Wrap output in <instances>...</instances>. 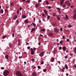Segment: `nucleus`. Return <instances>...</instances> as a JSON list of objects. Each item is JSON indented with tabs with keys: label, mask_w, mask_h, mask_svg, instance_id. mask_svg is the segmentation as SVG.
<instances>
[{
	"label": "nucleus",
	"mask_w": 76,
	"mask_h": 76,
	"mask_svg": "<svg viewBox=\"0 0 76 76\" xmlns=\"http://www.w3.org/2000/svg\"><path fill=\"white\" fill-rule=\"evenodd\" d=\"M16 75L17 76H22L23 75V74L21 73V72L19 71L16 72Z\"/></svg>",
	"instance_id": "1"
},
{
	"label": "nucleus",
	"mask_w": 76,
	"mask_h": 76,
	"mask_svg": "<svg viewBox=\"0 0 76 76\" xmlns=\"http://www.w3.org/2000/svg\"><path fill=\"white\" fill-rule=\"evenodd\" d=\"M4 76H7L9 74V71L7 70H6L4 71Z\"/></svg>",
	"instance_id": "2"
},
{
	"label": "nucleus",
	"mask_w": 76,
	"mask_h": 76,
	"mask_svg": "<svg viewBox=\"0 0 76 76\" xmlns=\"http://www.w3.org/2000/svg\"><path fill=\"white\" fill-rule=\"evenodd\" d=\"M44 51H42L39 54V56L40 57H43V56H44Z\"/></svg>",
	"instance_id": "3"
},
{
	"label": "nucleus",
	"mask_w": 76,
	"mask_h": 76,
	"mask_svg": "<svg viewBox=\"0 0 76 76\" xmlns=\"http://www.w3.org/2000/svg\"><path fill=\"white\" fill-rule=\"evenodd\" d=\"M30 50L31 52V55H34V51L33 50V48H31Z\"/></svg>",
	"instance_id": "4"
},
{
	"label": "nucleus",
	"mask_w": 76,
	"mask_h": 76,
	"mask_svg": "<svg viewBox=\"0 0 76 76\" xmlns=\"http://www.w3.org/2000/svg\"><path fill=\"white\" fill-rule=\"evenodd\" d=\"M54 31L55 32H56V33H58V30L57 28H54Z\"/></svg>",
	"instance_id": "5"
},
{
	"label": "nucleus",
	"mask_w": 76,
	"mask_h": 76,
	"mask_svg": "<svg viewBox=\"0 0 76 76\" xmlns=\"http://www.w3.org/2000/svg\"><path fill=\"white\" fill-rule=\"evenodd\" d=\"M32 75L33 76H37V73L35 72H33L32 73Z\"/></svg>",
	"instance_id": "6"
},
{
	"label": "nucleus",
	"mask_w": 76,
	"mask_h": 76,
	"mask_svg": "<svg viewBox=\"0 0 76 76\" xmlns=\"http://www.w3.org/2000/svg\"><path fill=\"white\" fill-rule=\"evenodd\" d=\"M64 0H61V2H60V4L61 5H62L63 4V3H64Z\"/></svg>",
	"instance_id": "7"
},
{
	"label": "nucleus",
	"mask_w": 76,
	"mask_h": 76,
	"mask_svg": "<svg viewBox=\"0 0 76 76\" xmlns=\"http://www.w3.org/2000/svg\"><path fill=\"white\" fill-rule=\"evenodd\" d=\"M18 46H20V39H18Z\"/></svg>",
	"instance_id": "8"
},
{
	"label": "nucleus",
	"mask_w": 76,
	"mask_h": 76,
	"mask_svg": "<svg viewBox=\"0 0 76 76\" xmlns=\"http://www.w3.org/2000/svg\"><path fill=\"white\" fill-rule=\"evenodd\" d=\"M48 34L49 36L50 37H52V36H53V34L52 33H49Z\"/></svg>",
	"instance_id": "9"
},
{
	"label": "nucleus",
	"mask_w": 76,
	"mask_h": 76,
	"mask_svg": "<svg viewBox=\"0 0 76 76\" xmlns=\"http://www.w3.org/2000/svg\"><path fill=\"white\" fill-rule=\"evenodd\" d=\"M50 61L51 62H54V58L53 57L51 59Z\"/></svg>",
	"instance_id": "10"
},
{
	"label": "nucleus",
	"mask_w": 76,
	"mask_h": 76,
	"mask_svg": "<svg viewBox=\"0 0 76 76\" xmlns=\"http://www.w3.org/2000/svg\"><path fill=\"white\" fill-rule=\"evenodd\" d=\"M62 50H63L64 51H65L66 50V48L65 47H63Z\"/></svg>",
	"instance_id": "11"
},
{
	"label": "nucleus",
	"mask_w": 76,
	"mask_h": 76,
	"mask_svg": "<svg viewBox=\"0 0 76 76\" xmlns=\"http://www.w3.org/2000/svg\"><path fill=\"white\" fill-rule=\"evenodd\" d=\"M5 57L6 59L7 60V59H8V58H9V56H8V55H6L5 56Z\"/></svg>",
	"instance_id": "12"
},
{
	"label": "nucleus",
	"mask_w": 76,
	"mask_h": 76,
	"mask_svg": "<svg viewBox=\"0 0 76 76\" xmlns=\"http://www.w3.org/2000/svg\"><path fill=\"white\" fill-rule=\"evenodd\" d=\"M74 19H76V13H75L74 15Z\"/></svg>",
	"instance_id": "13"
},
{
	"label": "nucleus",
	"mask_w": 76,
	"mask_h": 76,
	"mask_svg": "<svg viewBox=\"0 0 76 76\" xmlns=\"http://www.w3.org/2000/svg\"><path fill=\"white\" fill-rule=\"evenodd\" d=\"M74 53L76 54V47L74 48Z\"/></svg>",
	"instance_id": "14"
},
{
	"label": "nucleus",
	"mask_w": 76,
	"mask_h": 76,
	"mask_svg": "<svg viewBox=\"0 0 76 76\" xmlns=\"http://www.w3.org/2000/svg\"><path fill=\"white\" fill-rule=\"evenodd\" d=\"M67 3V4L68 5V6H70V3H69V1H68Z\"/></svg>",
	"instance_id": "15"
},
{
	"label": "nucleus",
	"mask_w": 76,
	"mask_h": 76,
	"mask_svg": "<svg viewBox=\"0 0 76 76\" xmlns=\"http://www.w3.org/2000/svg\"><path fill=\"white\" fill-rule=\"evenodd\" d=\"M22 17L24 19H25V18H26V16L24 15H23L22 16Z\"/></svg>",
	"instance_id": "16"
},
{
	"label": "nucleus",
	"mask_w": 76,
	"mask_h": 76,
	"mask_svg": "<svg viewBox=\"0 0 76 76\" xmlns=\"http://www.w3.org/2000/svg\"><path fill=\"white\" fill-rule=\"evenodd\" d=\"M25 23L26 24H27L28 23V20H26L25 21Z\"/></svg>",
	"instance_id": "17"
},
{
	"label": "nucleus",
	"mask_w": 76,
	"mask_h": 76,
	"mask_svg": "<svg viewBox=\"0 0 76 76\" xmlns=\"http://www.w3.org/2000/svg\"><path fill=\"white\" fill-rule=\"evenodd\" d=\"M35 6L36 7H39V5L38 4H35Z\"/></svg>",
	"instance_id": "18"
},
{
	"label": "nucleus",
	"mask_w": 76,
	"mask_h": 76,
	"mask_svg": "<svg viewBox=\"0 0 76 76\" xmlns=\"http://www.w3.org/2000/svg\"><path fill=\"white\" fill-rule=\"evenodd\" d=\"M65 67L66 69H68V66H67V65L66 64L65 65Z\"/></svg>",
	"instance_id": "19"
},
{
	"label": "nucleus",
	"mask_w": 76,
	"mask_h": 76,
	"mask_svg": "<svg viewBox=\"0 0 76 76\" xmlns=\"http://www.w3.org/2000/svg\"><path fill=\"white\" fill-rule=\"evenodd\" d=\"M0 12L1 13H3V9H1V10Z\"/></svg>",
	"instance_id": "20"
},
{
	"label": "nucleus",
	"mask_w": 76,
	"mask_h": 76,
	"mask_svg": "<svg viewBox=\"0 0 76 76\" xmlns=\"http://www.w3.org/2000/svg\"><path fill=\"white\" fill-rule=\"evenodd\" d=\"M32 25H33V26L34 27H35V26H36V24L34 23H32Z\"/></svg>",
	"instance_id": "21"
},
{
	"label": "nucleus",
	"mask_w": 76,
	"mask_h": 76,
	"mask_svg": "<svg viewBox=\"0 0 76 76\" xmlns=\"http://www.w3.org/2000/svg\"><path fill=\"white\" fill-rule=\"evenodd\" d=\"M41 31H42V32L45 31V28H43L41 30Z\"/></svg>",
	"instance_id": "22"
},
{
	"label": "nucleus",
	"mask_w": 76,
	"mask_h": 76,
	"mask_svg": "<svg viewBox=\"0 0 76 76\" xmlns=\"http://www.w3.org/2000/svg\"><path fill=\"white\" fill-rule=\"evenodd\" d=\"M31 1L30 0H27L26 1V3H30Z\"/></svg>",
	"instance_id": "23"
},
{
	"label": "nucleus",
	"mask_w": 76,
	"mask_h": 76,
	"mask_svg": "<svg viewBox=\"0 0 76 76\" xmlns=\"http://www.w3.org/2000/svg\"><path fill=\"white\" fill-rule=\"evenodd\" d=\"M17 15H15L14 17V19H17Z\"/></svg>",
	"instance_id": "24"
},
{
	"label": "nucleus",
	"mask_w": 76,
	"mask_h": 76,
	"mask_svg": "<svg viewBox=\"0 0 76 76\" xmlns=\"http://www.w3.org/2000/svg\"><path fill=\"white\" fill-rule=\"evenodd\" d=\"M66 4H64L62 6V7H63V8H64V7H66Z\"/></svg>",
	"instance_id": "25"
},
{
	"label": "nucleus",
	"mask_w": 76,
	"mask_h": 76,
	"mask_svg": "<svg viewBox=\"0 0 76 76\" xmlns=\"http://www.w3.org/2000/svg\"><path fill=\"white\" fill-rule=\"evenodd\" d=\"M65 17L67 19H69V17L67 15H66Z\"/></svg>",
	"instance_id": "26"
},
{
	"label": "nucleus",
	"mask_w": 76,
	"mask_h": 76,
	"mask_svg": "<svg viewBox=\"0 0 76 76\" xmlns=\"http://www.w3.org/2000/svg\"><path fill=\"white\" fill-rule=\"evenodd\" d=\"M44 11L45 13L46 14V15H47V11L46 10H44Z\"/></svg>",
	"instance_id": "27"
},
{
	"label": "nucleus",
	"mask_w": 76,
	"mask_h": 76,
	"mask_svg": "<svg viewBox=\"0 0 76 76\" xmlns=\"http://www.w3.org/2000/svg\"><path fill=\"white\" fill-rule=\"evenodd\" d=\"M9 46L10 47H12V43H9Z\"/></svg>",
	"instance_id": "28"
},
{
	"label": "nucleus",
	"mask_w": 76,
	"mask_h": 76,
	"mask_svg": "<svg viewBox=\"0 0 76 76\" xmlns=\"http://www.w3.org/2000/svg\"><path fill=\"white\" fill-rule=\"evenodd\" d=\"M20 10H17V14H18V15H19V12H20Z\"/></svg>",
	"instance_id": "29"
},
{
	"label": "nucleus",
	"mask_w": 76,
	"mask_h": 76,
	"mask_svg": "<svg viewBox=\"0 0 76 76\" xmlns=\"http://www.w3.org/2000/svg\"><path fill=\"white\" fill-rule=\"evenodd\" d=\"M10 6H13V3H12V2L11 3Z\"/></svg>",
	"instance_id": "30"
},
{
	"label": "nucleus",
	"mask_w": 76,
	"mask_h": 76,
	"mask_svg": "<svg viewBox=\"0 0 76 76\" xmlns=\"http://www.w3.org/2000/svg\"><path fill=\"white\" fill-rule=\"evenodd\" d=\"M56 51H57V50H56L55 49L54 50L53 52L54 54H56Z\"/></svg>",
	"instance_id": "31"
},
{
	"label": "nucleus",
	"mask_w": 76,
	"mask_h": 76,
	"mask_svg": "<svg viewBox=\"0 0 76 76\" xmlns=\"http://www.w3.org/2000/svg\"><path fill=\"white\" fill-rule=\"evenodd\" d=\"M43 71L44 72H46L47 70H46V69H45L43 70Z\"/></svg>",
	"instance_id": "32"
},
{
	"label": "nucleus",
	"mask_w": 76,
	"mask_h": 76,
	"mask_svg": "<svg viewBox=\"0 0 76 76\" xmlns=\"http://www.w3.org/2000/svg\"><path fill=\"white\" fill-rule=\"evenodd\" d=\"M46 4H49V3H48V1H47V0H46Z\"/></svg>",
	"instance_id": "33"
},
{
	"label": "nucleus",
	"mask_w": 76,
	"mask_h": 76,
	"mask_svg": "<svg viewBox=\"0 0 76 76\" xmlns=\"http://www.w3.org/2000/svg\"><path fill=\"white\" fill-rule=\"evenodd\" d=\"M53 15L54 16H56V14L55 13H53Z\"/></svg>",
	"instance_id": "34"
},
{
	"label": "nucleus",
	"mask_w": 76,
	"mask_h": 76,
	"mask_svg": "<svg viewBox=\"0 0 76 76\" xmlns=\"http://www.w3.org/2000/svg\"><path fill=\"white\" fill-rule=\"evenodd\" d=\"M25 42L26 43V45H28L29 44V43H28V42Z\"/></svg>",
	"instance_id": "35"
},
{
	"label": "nucleus",
	"mask_w": 76,
	"mask_h": 76,
	"mask_svg": "<svg viewBox=\"0 0 76 76\" xmlns=\"http://www.w3.org/2000/svg\"><path fill=\"white\" fill-rule=\"evenodd\" d=\"M33 51H35V50H36V48L34 47L33 49Z\"/></svg>",
	"instance_id": "36"
},
{
	"label": "nucleus",
	"mask_w": 76,
	"mask_h": 76,
	"mask_svg": "<svg viewBox=\"0 0 76 76\" xmlns=\"http://www.w3.org/2000/svg\"><path fill=\"white\" fill-rule=\"evenodd\" d=\"M57 10H59V11H61V10L60 9V8L57 7Z\"/></svg>",
	"instance_id": "37"
},
{
	"label": "nucleus",
	"mask_w": 76,
	"mask_h": 76,
	"mask_svg": "<svg viewBox=\"0 0 76 76\" xmlns=\"http://www.w3.org/2000/svg\"><path fill=\"white\" fill-rule=\"evenodd\" d=\"M50 15H48L47 16V19H50Z\"/></svg>",
	"instance_id": "38"
},
{
	"label": "nucleus",
	"mask_w": 76,
	"mask_h": 76,
	"mask_svg": "<svg viewBox=\"0 0 76 76\" xmlns=\"http://www.w3.org/2000/svg\"><path fill=\"white\" fill-rule=\"evenodd\" d=\"M62 40L61 41L59 42L60 44H62Z\"/></svg>",
	"instance_id": "39"
},
{
	"label": "nucleus",
	"mask_w": 76,
	"mask_h": 76,
	"mask_svg": "<svg viewBox=\"0 0 76 76\" xmlns=\"http://www.w3.org/2000/svg\"><path fill=\"white\" fill-rule=\"evenodd\" d=\"M34 31V28L32 29L31 31V32H33V31Z\"/></svg>",
	"instance_id": "40"
},
{
	"label": "nucleus",
	"mask_w": 76,
	"mask_h": 76,
	"mask_svg": "<svg viewBox=\"0 0 76 76\" xmlns=\"http://www.w3.org/2000/svg\"><path fill=\"white\" fill-rule=\"evenodd\" d=\"M68 28H71L72 27V26L71 25H69L68 26Z\"/></svg>",
	"instance_id": "41"
},
{
	"label": "nucleus",
	"mask_w": 76,
	"mask_h": 76,
	"mask_svg": "<svg viewBox=\"0 0 76 76\" xmlns=\"http://www.w3.org/2000/svg\"><path fill=\"white\" fill-rule=\"evenodd\" d=\"M22 58V56H19L18 57V58H19V59H20V58Z\"/></svg>",
	"instance_id": "42"
},
{
	"label": "nucleus",
	"mask_w": 76,
	"mask_h": 76,
	"mask_svg": "<svg viewBox=\"0 0 76 76\" xmlns=\"http://www.w3.org/2000/svg\"><path fill=\"white\" fill-rule=\"evenodd\" d=\"M62 39H65V36H64L62 37Z\"/></svg>",
	"instance_id": "43"
},
{
	"label": "nucleus",
	"mask_w": 76,
	"mask_h": 76,
	"mask_svg": "<svg viewBox=\"0 0 76 76\" xmlns=\"http://www.w3.org/2000/svg\"><path fill=\"white\" fill-rule=\"evenodd\" d=\"M5 12H7V13H8V10H7V9H6L5 10Z\"/></svg>",
	"instance_id": "44"
},
{
	"label": "nucleus",
	"mask_w": 76,
	"mask_h": 76,
	"mask_svg": "<svg viewBox=\"0 0 76 76\" xmlns=\"http://www.w3.org/2000/svg\"><path fill=\"white\" fill-rule=\"evenodd\" d=\"M61 70L62 71V72H64V70L63 69H61Z\"/></svg>",
	"instance_id": "45"
},
{
	"label": "nucleus",
	"mask_w": 76,
	"mask_h": 76,
	"mask_svg": "<svg viewBox=\"0 0 76 76\" xmlns=\"http://www.w3.org/2000/svg\"><path fill=\"white\" fill-rule=\"evenodd\" d=\"M60 31H61V32H62L63 31V28H61L60 29Z\"/></svg>",
	"instance_id": "46"
},
{
	"label": "nucleus",
	"mask_w": 76,
	"mask_h": 76,
	"mask_svg": "<svg viewBox=\"0 0 76 76\" xmlns=\"http://www.w3.org/2000/svg\"><path fill=\"white\" fill-rule=\"evenodd\" d=\"M44 63V62H43V61H42L41 62V64H43Z\"/></svg>",
	"instance_id": "47"
},
{
	"label": "nucleus",
	"mask_w": 76,
	"mask_h": 76,
	"mask_svg": "<svg viewBox=\"0 0 76 76\" xmlns=\"http://www.w3.org/2000/svg\"><path fill=\"white\" fill-rule=\"evenodd\" d=\"M48 7L49 9H50L51 8V6H48Z\"/></svg>",
	"instance_id": "48"
},
{
	"label": "nucleus",
	"mask_w": 76,
	"mask_h": 76,
	"mask_svg": "<svg viewBox=\"0 0 76 76\" xmlns=\"http://www.w3.org/2000/svg\"><path fill=\"white\" fill-rule=\"evenodd\" d=\"M27 48L28 49V50H29L30 48H31V47H30V46H28L27 47Z\"/></svg>",
	"instance_id": "49"
},
{
	"label": "nucleus",
	"mask_w": 76,
	"mask_h": 76,
	"mask_svg": "<svg viewBox=\"0 0 76 76\" xmlns=\"http://www.w3.org/2000/svg\"><path fill=\"white\" fill-rule=\"evenodd\" d=\"M73 53H70V56H73Z\"/></svg>",
	"instance_id": "50"
},
{
	"label": "nucleus",
	"mask_w": 76,
	"mask_h": 76,
	"mask_svg": "<svg viewBox=\"0 0 76 76\" xmlns=\"http://www.w3.org/2000/svg\"><path fill=\"white\" fill-rule=\"evenodd\" d=\"M5 37H6L5 36H4L2 37V38L3 39H4V38H5Z\"/></svg>",
	"instance_id": "51"
},
{
	"label": "nucleus",
	"mask_w": 76,
	"mask_h": 76,
	"mask_svg": "<svg viewBox=\"0 0 76 76\" xmlns=\"http://www.w3.org/2000/svg\"><path fill=\"white\" fill-rule=\"evenodd\" d=\"M42 16H43V17H45V14H42Z\"/></svg>",
	"instance_id": "52"
},
{
	"label": "nucleus",
	"mask_w": 76,
	"mask_h": 76,
	"mask_svg": "<svg viewBox=\"0 0 76 76\" xmlns=\"http://www.w3.org/2000/svg\"><path fill=\"white\" fill-rule=\"evenodd\" d=\"M19 20H16V23H18V22H19Z\"/></svg>",
	"instance_id": "53"
},
{
	"label": "nucleus",
	"mask_w": 76,
	"mask_h": 76,
	"mask_svg": "<svg viewBox=\"0 0 76 76\" xmlns=\"http://www.w3.org/2000/svg\"><path fill=\"white\" fill-rule=\"evenodd\" d=\"M41 0H38V1L39 3H40V2H41Z\"/></svg>",
	"instance_id": "54"
},
{
	"label": "nucleus",
	"mask_w": 76,
	"mask_h": 76,
	"mask_svg": "<svg viewBox=\"0 0 76 76\" xmlns=\"http://www.w3.org/2000/svg\"><path fill=\"white\" fill-rule=\"evenodd\" d=\"M1 69H2V70H4V67H2L1 68Z\"/></svg>",
	"instance_id": "55"
},
{
	"label": "nucleus",
	"mask_w": 76,
	"mask_h": 76,
	"mask_svg": "<svg viewBox=\"0 0 76 76\" xmlns=\"http://www.w3.org/2000/svg\"><path fill=\"white\" fill-rule=\"evenodd\" d=\"M37 67L38 68V69H40V68H41V67H40V66H38Z\"/></svg>",
	"instance_id": "56"
},
{
	"label": "nucleus",
	"mask_w": 76,
	"mask_h": 76,
	"mask_svg": "<svg viewBox=\"0 0 76 76\" xmlns=\"http://www.w3.org/2000/svg\"><path fill=\"white\" fill-rule=\"evenodd\" d=\"M58 20H60V18L59 17H57Z\"/></svg>",
	"instance_id": "57"
},
{
	"label": "nucleus",
	"mask_w": 76,
	"mask_h": 76,
	"mask_svg": "<svg viewBox=\"0 0 76 76\" xmlns=\"http://www.w3.org/2000/svg\"><path fill=\"white\" fill-rule=\"evenodd\" d=\"M62 48L61 47H60L59 48V50H61Z\"/></svg>",
	"instance_id": "58"
},
{
	"label": "nucleus",
	"mask_w": 76,
	"mask_h": 76,
	"mask_svg": "<svg viewBox=\"0 0 76 76\" xmlns=\"http://www.w3.org/2000/svg\"><path fill=\"white\" fill-rule=\"evenodd\" d=\"M73 67H75V68H76V65H74V66H73Z\"/></svg>",
	"instance_id": "59"
},
{
	"label": "nucleus",
	"mask_w": 76,
	"mask_h": 76,
	"mask_svg": "<svg viewBox=\"0 0 76 76\" xmlns=\"http://www.w3.org/2000/svg\"><path fill=\"white\" fill-rule=\"evenodd\" d=\"M76 12V10H74V13H75V12Z\"/></svg>",
	"instance_id": "60"
},
{
	"label": "nucleus",
	"mask_w": 76,
	"mask_h": 76,
	"mask_svg": "<svg viewBox=\"0 0 76 76\" xmlns=\"http://www.w3.org/2000/svg\"><path fill=\"white\" fill-rule=\"evenodd\" d=\"M38 45H41V43L40 42H39L38 43Z\"/></svg>",
	"instance_id": "61"
},
{
	"label": "nucleus",
	"mask_w": 76,
	"mask_h": 76,
	"mask_svg": "<svg viewBox=\"0 0 76 76\" xmlns=\"http://www.w3.org/2000/svg\"><path fill=\"white\" fill-rule=\"evenodd\" d=\"M14 35H15V34H12V37H14Z\"/></svg>",
	"instance_id": "62"
},
{
	"label": "nucleus",
	"mask_w": 76,
	"mask_h": 76,
	"mask_svg": "<svg viewBox=\"0 0 76 76\" xmlns=\"http://www.w3.org/2000/svg\"><path fill=\"white\" fill-rule=\"evenodd\" d=\"M65 58H67V56H66L65 57Z\"/></svg>",
	"instance_id": "63"
},
{
	"label": "nucleus",
	"mask_w": 76,
	"mask_h": 76,
	"mask_svg": "<svg viewBox=\"0 0 76 76\" xmlns=\"http://www.w3.org/2000/svg\"><path fill=\"white\" fill-rule=\"evenodd\" d=\"M39 23H41V21L40 20L39 22Z\"/></svg>",
	"instance_id": "64"
}]
</instances>
